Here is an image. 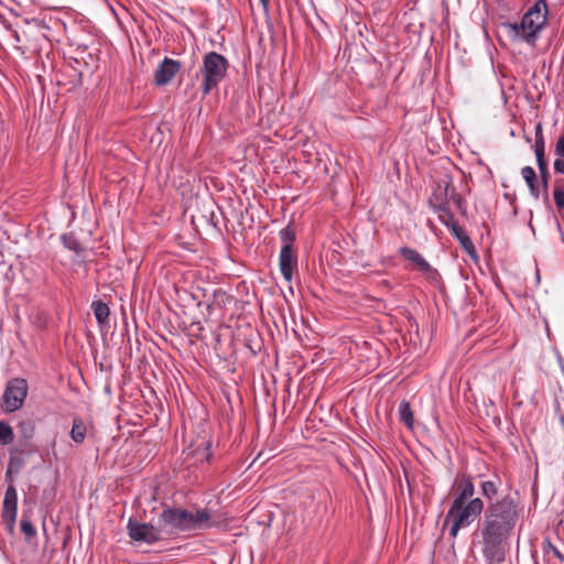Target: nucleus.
<instances>
[{"label":"nucleus","instance_id":"obj_4","mask_svg":"<svg viewBox=\"0 0 564 564\" xmlns=\"http://www.w3.org/2000/svg\"><path fill=\"white\" fill-rule=\"evenodd\" d=\"M451 202L456 205L462 215L466 214L465 202L460 194L456 192V188L453 184V178L448 175H445L435 183L433 193L429 199L430 206L434 213L437 214L438 220L441 223L451 220V218L454 217L449 207Z\"/></svg>","mask_w":564,"mask_h":564},{"label":"nucleus","instance_id":"obj_30","mask_svg":"<svg viewBox=\"0 0 564 564\" xmlns=\"http://www.w3.org/2000/svg\"><path fill=\"white\" fill-rule=\"evenodd\" d=\"M553 167L555 173L564 174V158H558L554 161Z\"/></svg>","mask_w":564,"mask_h":564},{"label":"nucleus","instance_id":"obj_19","mask_svg":"<svg viewBox=\"0 0 564 564\" xmlns=\"http://www.w3.org/2000/svg\"><path fill=\"white\" fill-rule=\"evenodd\" d=\"M87 434V426L80 417H75L73 420L72 429L69 432V436L72 441L76 444H83Z\"/></svg>","mask_w":564,"mask_h":564},{"label":"nucleus","instance_id":"obj_24","mask_svg":"<svg viewBox=\"0 0 564 564\" xmlns=\"http://www.w3.org/2000/svg\"><path fill=\"white\" fill-rule=\"evenodd\" d=\"M14 440L13 429L4 421H0V444L9 445Z\"/></svg>","mask_w":564,"mask_h":564},{"label":"nucleus","instance_id":"obj_5","mask_svg":"<svg viewBox=\"0 0 564 564\" xmlns=\"http://www.w3.org/2000/svg\"><path fill=\"white\" fill-rule=\"evenodd\" d=\"M485 510L484 501L476 497L468 502L451 503L443 527L451 523L449 535L456 538L460 529L473 524Z\"/></svg>","mask_w":564,"mask_h":564},{"label":"nucleus","instance_id":"obj_22","mask_svg":"<svg viewBox=\"0 0 564 564\" xmlns=\"http://www.w3.org/2000/svg\"><path fill=\"white\" fill-rule=\"evenodd\" d=\"M61 240L63 242V246L66 249L74 251L76 254H79L84 250L82 243L76 238L74 232H68V234L62 235Z\"/></svg>","mask_w":564,"mask_h":564},{"label":"nucleus","instance_id":"obj_34","mask_svg":"<svg viewBox=\"0 0 564 564\" xmlns=\"http://www.w3.org/2000/svg\"><path fill=\"white\" fill-rule=\"evenodd\" d=\"M561 423L563 424L564 426V415L561 417Z\"/></svg>","mask_w":564,"mask_h":564},{"label":"nucleus","instance_id":"obj_17","mask_svg":"<svg viewBox=\"0 0 564 564\" xmlns=\"http://www.w3.org/2000/svg\"><path fill=\"white\" fill-rule=\"evenodd\" d=\"M542 551L546 564L564 563V554L549 539L543 541Z\"/></svg>","mask_w":564,"mask_h":564},{"label":"nucleus","instance_id":"obj_10","mask_svg":"<svg viewBox=\"0 0 564 564\" xmlns=\"http://www.w3.org/2000/svg\"><path fill=\"white\" fill-rule=\"evenodd\" d=\"M82 66H87V64L78 58H70L67 61L59 72L57 83L67 86V90H72L80 86L83 82Z\"/></svg>","mask_w":564,"mask_h":564},{"label":"nucleus","instance_id":"obj_18","mask_svg":"<svg viewBox=\"0 0 564 564\" xmlns=\"http://www.w3.org/2000/svg\"><path fill=\"white\" fill-rule=\"evenodd\" d=\"M521 175L524 178L529 189L530 194L538 199L540 196V187L536 180V173L531 166H524L521 170Z\"/></svg>","mask_w":564,"mask_h":564},{"label":"nucleus","instance_id":"obj_3","mask_svg":"<svg viewBox=\"0 0 564 564\" xmlns=\"http://www.w3.org/2000/svg\"><path fill=\"white\" fill-rule=\"evenodd\" d=\"M547 23V6L545 0H538L527 13L522 17L521 21L508 23L506 28L509 30V35L512 41L525 42L534 46L539 33Z\"/></svg>","mask_w":564,"mask_h":564},{"label":"nucleus","instance_id":"obj_32","mask_svg":"<svg viewBox=\"0 0 564 564\" xmlns=\"http://www.w3.org/2000/svg\"><path fill=\"white\" fill-rule=\"evenodd\" d=\"M55 444H56V441L53 440L51 446H52V454H53L54 457H56Z\"/></svg>","mask_w":564,"mask_h":564},{"label":"nucleus","instance_id":"obj_28","mask_svg":"<svg viewBox=\"0 0 564 564\" xmlns=\"http://www.w3.org/2000/svg\"><path fill=\"white\" fill-rule=\"evenodd\" d=\"M555 205L558 209L564 210V188L555 187L553 192Z\"/></svg>","mask_w":564,"mask_h":564},{"label":"nucleus","instance_id":"obj_20","mask_svg":"<svg viewBox=\"0 0 564 564\" xmlns=\"http://www.w3.org/2000/svg\"><path fill=\"white\" fill-rule=\"evenodd\" d=\"M91 308H93L95 318L99 325H104L108 322L110 310H109V306L105 302L94 301L91 303Z\"/></svg>","mask_w":564,"mask_h":564},{"label":"nucleus","instance_id":"obj_26","mask_svg":"<svg viewBox=\"0 0 564 564\" xmlns=\"http://www.w3.org/2000/svg\"><path fill=\"white\" fill-rule=\"evenodd\" d=\"M21 531L26 538H33L36 534V530L29 517L23 516L20 522Z\"/></svg>","mask_w":564,"mask_h":564},{"label":"nucleus","instance_id":"obj_8","mask_svg":"<svg viewBox=\"0 0 564 564\" xmlns=\"http://www.w3.org/2000/svg\"><path fill=\"white\" fill-rule=\"evenodd\" d=\"M28 381L23 378L9 380L2 397L3 410L11 413L21 409L28 397Z\"/></svg>","mask_w":564,"mask_h":564},{"label":"nucleus","instance_id":"obj_33","mask_svg":"<svg viewBox=\"0 0 564 564\" xmlns=\"http://www.w3.org/2000/svg\"><path fill=\"white\" fill-rule=\"evenodd\" d=\"M209 457H210V454L207 453L206 456H205V459L208 462L209 460Z\"/></svg>","mask_w":564,"mask_h":564},{"label":"nucleus","instance_id":"obj_23","mask_svg":"<svg viewBox=\"0 0 564 564\" xmlns=\"http://www.w3.org/2000/svg\"><path fill=\"white\" fill-rule=\"evenodd\" d=\"M213 303L209 306H218L226 307L229 303H231L232 297L223 289H217L213 293Z\"/></svg>","mask_w":564,"mask_h":564},{"label":"nucleus","instance_id":"obj_6","mask_svg":"<svg viewBox=\"0 0 564 564\" xmlns=\"http://www.w3.org/2000/svg\"><path fill=\"white\" fill-rule=\"evenodd\" d=\"M228 61L217 52H208L203 57L200 74L203 76L202 93L208 95L217 88L226 77Z\"/></svg>","mask_w":564,"mask_h":564},{"label":"nucleus","instance_id":"obj_14","mask_svg":"<svg viewBox=\"0 0 564 564\" xmlns=\"http://www.w3.org/2000/svg\"><path fill=\"white\" fill-rule=\"evenodd\" d=\"M181 68V62L169 57H164L154 73V83L158 86L167 85L175 77V75L180 72Z\"/></svg>","mask_w":564,"mask_h":564},{"label":"nucleus","instance_id":"obj_31","mask_svg":"<svg viewBox=\"0 0 564 564\" xmlns=\"http://www.w3.org/2000/svg\"><path fill=\"white\" fill-rule=\"evenodd\" d=\"M259 1L261 2L262 7L267 10L269 7L270 0H259Z\"/></svg>","mask_w":564,"mask_h":564},{"label":"nucleus","instance_id":"obj_9","mask_svg":"<svg viewBox=\"0 0 564 564\" xmlns=\"http://www.w3.org/2000/svg\"><path fill=\"white\" fill-rule=\"evenodd\" d=\"M127 530L130 539L137 543L151 545L161 540V529L134 519H129Z\"/></svg>","mask_w":564,"mask_h":564},{"label":"nucleus","instance_id":"obj_7","mask_svg":"<svg viewBox=\"0 0 564 564\" xmlns=\"http://www.w3.org/2000/svg\"><path fill=\"white\" fill-rule=\"evenodd\" d=\"M280 239L282 242L279 267L282 276L285 281L291 282L293 278V271L296 267V258L293 256V243L295 241V230L289 225L280 230Z\"/></svg>","mask_w":564,"mask_h":564},{"label":"nucleus","instance_id":"obj_13","mask_svg":"<svg viewBox=\"0 0 564 564\" xmlns=\"http://www.w3.org/2000/svg\"><path fill=\"white\" fill-rule=\"evenodd\" d=\"M18 513V494L13 485H10L6 492L2 503V520L9 531H13Z\"/></svg>","mask_w":564,"mask_h":564},{"label":"nucleus","instance_id":"obj_11","mask_svg":"<svg viewBox=\"0 0 564 564\" xmlns=\"http://www.w3.org/2000/svg\"><path fill=\"white\" fill-rule=\"evenodd\" d=\"M399 253L413 265V269L422 272L429 280H438V271L417 250L410 247H401Z\"/></svg>","mask_w":564,"mask_h":564},{"label":"nucleus","instance_id":"obj_2","mask_svg":"<svg viewBox=\"0 0 564 564\" xmlns=\"http://www.w3.org/2000/svg\"><path fill=\"white\" fill-rule=\"evenodd\" d=\"M159 523L161 531L172 535L209 530L216 525L207 509L192 511L184 508L163 509Z\"/></svg>","mask_w":564,"mask_h":564},{"label":"nucleus","instance_id":"obj_16","mask_svg":"<svg viewBox=\"0 0 564 564\" xmlns=\"http://www.w3.org/2000/svg\"><path fill=\"white\" fill-rule=\"evenodd\" d=\"M534 152H535L538 167L540 170L541 176L543 177V185L546 188V186H547V164L544 159L545 143H544V137H543L542 128H541L540 123L535 128Z\"/></svg>","mask_w":564,"mask_h":564},{"label":"nucleus","instance_id":"obj_12","mask_svg":"<svg viewBox=\"0 0 564 564\" xmlns=\"http://www.w3.org/2000/svg\"><path fill=\"white\" fill-rule=\"evenodd\" d=\"M453 489L454 499L452 503L458 505L462 502H468V500L475 498V484L471 476L466 473H459L456 475Z\"/></svg>","mask_w":564,"mask_h":564},{"label":"nucleus","instance_id":"obj_1","mask_svg":"<svg viewBox=\"0 0 564 564\" xmlns=\"http://www.w3.org/2000/svg\"><path fill=\"white\" fill-rule=\"evenodd\" d=\"M518 520V507L511 497L506 496L495 502H489L479 522L482 555L487 564H501L505 561L506 543Z\"/></svg>","mask_w":564,"mask_h":564},{"label":"nucleus","instance_id":"obj_25","mask_svg":"<svg viewBox=\"0 0 564 564\" xmlns=\"http://www.w3.org/2000/svg\"><path fill=\"white\" fill-rule=\"evenodd\" d=\"M481 495L491 501L498 494V485L492 480H486L480 485Z\"/></svg>","mask_w":564,"mask_h":564},{"label":"nucleus","instance_id":"obj_21","mask_svg":"<svg viewBox=\"0 0 564 564\" xmlns=\"http://www.w3.org/2000/svg\"><path fill=\"white\" fill-rule=\"evenodd\" d=\"M398 411L400 421L412 430L414 425V415L410 403L406 400H402L399 404Z\"/></svg>","mask_w":564,"mask_h":564},{"label":"nucleus","instance_id":"obj_15","mask_svg":"<svg viewBox=\"0 0 564 564\" xmlns=\"http://www.w3.org/2000/svg\"><path fill=\"white\" fill-rule=\"evenodd\" d=\"M442 224L449 229L452 235L460 242L462 248L468 253L473 259H477V250L470 237L467 232L455 221L454 217L451 220L442 221Z\"/></svg>","mask_w":564,"mask_h":564},{"label":"nucleus","instance_id":"obj_27","mask_svg":"<svg viewBox=\"0 0 564 564\" xmlns=\"http://www.w3.org/2000/svg\"><path fill=\"white\" fill-rule=\"evenodd\" d=\"M18 427L24 437H31L35 430V426L31 421L21 422L19 423Z\"/></svg>","mask_w":564,"mask_h":564},{"label":"nucleus","instance_id":"obj_29","mask_svg":"<svg viewBox=\"0 0 564 564\" xmlns=\"http://www.w3.org/2000/svg\"><path fill=\"white\" fill-rule=\"evenodd\" d=\"M554 153L558 158H564V133L558 138L555 144Z\"/></svg>","mask_w":564,"mask_h":564}]
</instances>
